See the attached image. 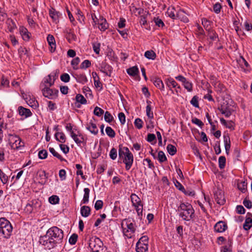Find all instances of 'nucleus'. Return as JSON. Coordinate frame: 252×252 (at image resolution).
Here are the masks:
<instances>
[{
    "label": "nucleus",
    "mask_w": 252,
    "mask_h": 252,
    "mask_svg": "<svg viewBox=\"0 0 252 252\" xmlns=\"http://www.w3.org/2000/svg\"><path fill=\"white\" fill-rule=\"evenodd\" d=\"M119 157L126 164V169L128 170L133 162V156L127 147L120 145L119 148Z\"/></svg>",
    "instance_id": "nucleus-1"
},
{
    "label": "nucleus",
    "mask_w": 252,
    "mask_h": 252,
    "mask_svg": "<svg viewBox=\"0 0 252 252\" xmlns=\"http://www.w3.org/2000/svg\"><path fill=\"white\" fill-rule=\"evenodd\" d=\"M179 216L183 220L189 221L194 217V211L191 204L189 203H181L177 209Z\"/></svg>",
    "instance_id": "nucleus-2"
},
{
    "label": "nucleus",
    "mask_w": 252,
    "mask_h": 252,
    "mask_svg": "<svg viewBox=\"0 0 252 252\" xmlns=\"http://www.w3.org/2000/svg\"><path fill=\"white\" fill-rule=\"evenodd\" d=\"M134 221L128 218L124 219L121 223L123 234L127 238H131L136 231V226Z\"/></svg>",
    "instance_id": "nucleus-3"
},
{
    "label": "nucleus",
    "mask_w": 252,
    "mask_h": 252,
    "mask_svg": "<svg viewBox=\"0 0 252 252\" xmlns=\"http://www.w3.org/2000/svg\"><path fill=\"white\" fill-rule=\"evenodd\" d=\"M89 247L92 252H109L102 241L98 237L93 236L89 241Z\"/></svg>",
    "instance_id": "nucleus-4"
},
{
    "label": "nucleus",
    "mask_w": 252,
    "mask_h": 252,
    "mask_svg": "<svg viewBox=\"0 0 252 252\" xmlns=\"http://www.w3.org/2000/svg\"><path fill=\"white\" fill-rule=\"evenodd\" d=\"M46 233L57 245L62 243L63 237V233L62 229L53 226L49 228Z\"/></svg>",
    "instance_id": "nucleus-5"
},
{
    "label": "nucleus",
    "mask_w": 252,
    "mask_h": 252,
    "mask_svg": "<svg viewBox=\"0 0 252 252\" xmlns=\"http://www.w3.org/2000/svg\"><path fill=\"white\" fill-rule=\"evenodd\" d=\"M12 226L10 222L4 218H0V233L3 237L8 238L11 234Z\"/></svg>",
    "instance_id": "nucleus-6"
},
{
    "label": "nucleus",
    "mask_w": 252,
    "mask_h": 252,
    "mask_svg": "<svg viewBox=\"0 0 252 252\" xmlns=\"http://www.w3.org/2000/svg\"><path fill=\"white\" fill-rule=\"evenodd\" d=\"M65 128L67 131H70V136L78 145H80L85 141V138L83 134L81 133L76 128L72 129V126L70 124H67L65 126Z\"/></svg>",
    "instance_id": "nucleus-7"
},
{
    "label": "nucleus",
    "mask_w": 252,
    "mask_h": 252,
    "mask_svg": "<svg viewBox=\"0 0 252 252\" xmlns=\"http://www.w3.org/2000/svg\"><path fill=\"white\" fill-rule=\"evenodd\" d=\"M39 242L48 250H51L57 245L55 241L51 240V238L49 236H47V233L40 237Z\"/></svg>",
    "instance_id": "nucleus-8"
},
{
    "label": "nucleus",
    "mask_w": 252,
    "mask_h": 252,
    "mask_svg": "<svg viewBox=\"0 0 252 252\" xmlns=\"http://www.w3.org/2000/svg\"><path fill=\"white\" fill-rule=\"evenodd\" d=\"M43 95L49 99H53L57 97L59 91L56 89H50L47 85L42 90Z\"/></svg>",
    "instance_id": "nucleus-9"
},
{
    "label": "nucleus",
    "mask_w": 252,
    "mask_h": 252,
    "mask_svg": "<svg viewBox=\"0 0 252 252\" xmlns=\"http://www.w3.org/2000/svg\"><path fill=\"white\" fill-rule=\"evenodd\" d=\"M214 197L216 202L220 205H223L225 203L224 193L221 190H218L215 192Z\"/></svg>",
    "instance_id": "nucleus-10"
},
{
    "label": "nucleus",
    "mask_w": 252,
    "mask_h": 252,
    "mask_svg": "<svg viewBox=\"0 0 252 252\" xmlns=\"http://www.w3.org/2000/svg\"><path fill=\"white\" fill-rule=\"evenodd\" d=\"M218 109L226 118H229L232 115L233 111V110L230 108L227 104L221 105L220 107H218Z\"/></svg>",
    "instance_id": "nucleus-11"
},
{
    "label": "nucleus",
    "mask_w": 252,
    "mask_h": 252,
    "mask_svg": "<svg viewBox=\"0 0 252 252\" xmlns=\"http://www.w3.org/2000/svg\"><path fill=\"white\" fill-rule=\"evenodd\" d=\"M111 68V66L107 64L106 62H102L100 64L99 69L100 71L105 74L106 75L110 76Z\"/></svg>",
    "instance_id": "nucleus-12"
},
{
    "label": "nucleus",
    "mask_w": 252,
    "mask_h": 252,
    "mask_svg": "<svg viewBox=\"0 0 252 252\" xmlns=\"http://www.w3.org/2000/svg\"><path fill=\"white\" fill-rule=\"evenodd\" d=\"M188 15V14L183 9H180L177 12V19L184 23H188L189 21Z\"/></svg>",
    "instance_id": "nucleus-13"
},
{
    "label": "nucleus",
    "mask_w": 252,
    "mask_h": 252,
    "mask_svg": "<svg viewBox=\"0 0 252 252\" xmlns=\"http://www.w3.org/2000/svg\"><path fill=\"white\" fill-rule=\"evenodd\" d=\"M58 77V75H57L56 73H52L47 76L46 78L44 79V83L48 84V87H51L54 85L55 80Z\"/></svg>",
    "instance_id": "nucleus-14"
},
{
    "label": "nucleus",
    "mask_w": 252,
    "mask_h": 252,
    "mask_svg": "<svg viewBox=\"0 0 252 252\" xmlns=\"http://www.w3.org/2000/svg\"><path fill=\"white\" fill-rule=\"evenodd\" d=\"M50 17L52 19L54 22L57 23L59 21V17L61 15L60 13L55 10L53 8L49 9V12Z\"/></svg>",
    "instance_id": "nucleus-15"
},
{
    "label": "nucleus",
    "mask_w": 252,
    "mask_h": 252,
    "mask_svg": "<svg viewBox=\"0 0 252 252\" xmlns=\"http://www.w3.org/2000/svg\"><path fill=\"white\" fill-rule=\"evenodd\" d=\"M227 228L226 224L222 221L218 222L214 226V229L217 232H223Z\"/></svg>",
    "instance_id": "nucleus-16"
},
{
    "label": "nucleus",
    "mask_w": 252,
    "mask_h": 252,
    "mask_svg": "<svg viewBox=\"0 0 252 252\" xmlns=\"http://www.w3.org/2000/svg\"><path fill=\"white\" fill-rule=\"evenodd\" d=\"M19 32L24 40L28 41L30 39L31 33L25 27H20Z\"/></svg>",
    "instance_id": "nucleus-17"
},
{
    "label": "nucleus",
    "mask_w": 252,
    "mask_h": 252,
    "mask_svg": "<svg viewBox=\"0 0 252 252\" xmlns=\"http://www.w3.org/2000/svg\"><path fill=\"white\" fill-rule=\"evenodd\" d=\"M74 77L78 83L85 84L88 82V79L84 73H76Z\"/></svg>",
    "instance_id": "nucleus-18"
},
{
    "label": "nucleus",
    "mask_w": 252,
    "mask_h": 252,
    "mask_svg": "<svg viewBox=\"0 0 252 252\" xmlns=\"http://www.w3.org/2000/svg\"><path fill=\"white\" fill-rule=\"evenodd\" d=\"M86 128L92 134L96 135L98 133V129L96 126V124L94 123L92 120H91L90 122L87 124Z\"/></svg>",
    "instance_id": "nucleus-19"
},
{
    "label": "nucleus",
    "mask_w": 252,
    "mask_h": 252,
    "mask_svg": "<svg viewBox=\"0 0 252 252\" xmlns=\"http://www.w3.org/2000/svg\"><path fill=\"white\" fill-rule=\"evenodd\" d=\"M18 112L20 115L25 118H28L32 116V113L29 109L24 108L22 106L18 107Z\"/></svg>",
    "instance_id": "nucleus-20"
},
{
    "label": "nucleus",
    "mask_w": 252,
    "mask_h": 252,
    "mask_svg": "<svg viewBox=\"0 0 252 252\" xmlns=\"http://www.w3.org/2000/svg\"><path fill=\"white\" fill-rule=\"evenodd\" d=\"M132 206L134 207L139 218L141 219L143 216L142 212L143 208V205L141 201H140V202L133 203Z\"/></svg>",
    "instance_id": "nucleus-21"
},
{
    "label": "nucleus",
    "mask_w": 252,
    "mask_h": 252,
    "mask_svg": "<svg viewBox=\"0 0 252 252\" xmlns=\"http://www.w3.org/2000/svg\"><path fill=\"white\" fill-rule=\"evenodd\" d=\"M47 42L50 46V50L51 52L55 51L56 49V42L54 37L51 34H49L47 38Z\"/></svg>",
    "instance_id": "nucleus-22"
},
{
    "label": "nucleus",
    "mask_w": 252,
    "mask_h": 252,
    "mask_svg": "<svg viewBox=\"0 0 252 252\" xmlns=\"http://www.w3.org/2000/svg\"><path fill=\"white\" fill-rule=\"evenodd\" d=\"M165 82L167 86L169 88V90L171 91L172 93H174L172 88H176L178 86L177 83L172 78L166 79Z\"/></svg>",
    "instance_id": "nucleus-23"
},
{
    "label": "nucleus",
    "mask_w": 252,
    "mask_h": 252,
    "mask_svg": "<svg viewBox=\"0 0 252 252\" xmlns=\"http://www.w3.org/2000/svg\"><path fill=\"white\" fill-rule=\"evenodd\" d=\"M214 85L216 91L219 93H223L225 91V87L219 81L214 82Z\"/></svg>",
    "instance_id": "nucleus-24"
},
{
    "label": "nucleus",
    "mask_w": 252,
    "mask_h": 252,
    "mask_svg": "<svg viewBox=\"0 0 252 252\" xmlns=\"http://www.w3.org/2000/svg\"><path fill=\"white\" fill-rule=\"evenodd\" d=\"M6 24L7 25V29L10 32H13L14 30L17 28L15 23L11 19H8L6 21Z\"/></svg>",
    "instance_id": "nucleus-25"
},
{
    "label": "nucleus",
    "mask_w": 252,
    "mask_h": 252,
    "mask_svg": "<svg viewBox=\"0 0 252 252\" xmlns=\"http://www.w3.org/2000/svg\"><path fill=\"white\" fill-rule=\"evenodd\" d=\"M220 123L227 128L234 129V123L232 121H225L223 118L220 119Z\"/></svg>",
    "instance_id": "nucleus-26"
},
{
    "label": "nucleus",
    "mask_w": 252,
    "mask_h": 252,
    "mask_svg": "<svg viewBox=\"0 0 252 252\" xmlns=\"http://www.w3.org/2000/svg\"><path fill=\"white\" fill-rule=\"evenodd\" d=\"M80 213L83 217H88L91 214V208L88 206H83L81 208Z\"/></svg>",
    "instance_id": "nucleus-27"
},
{
    "label": "nucleus",
    "mask_w": 252,
    "mask_h": 252,
    "mask_svg": "<svg viewBox=\"0 0 252 252\" xmlns=\"http://www.w3.org/2000/svg\"><path fill=\"white\" fill-rule=\"evenodd\" d=\"M148 250V246L141 244L140 242H137L136 245V252H146Z\"/></svg>",
    "instance_id": "nucleus-28"
},
{
    "label": "nucleus",
    "mask_w": 252,
    "mask_h": 252,
    "mask_svg": "<svg viewBox=\"0 0 252 252\" xmlns=\"http://www.w3.org/2000/svg\"><path fill=\"white\" fill-rule=\"evenodd\" d=\"M56 139L61 143H63L65 142L66 137L65 134L63 132H57L55 134Z\"/></svg>",
    "instance_id": "nucleus-29"
},
{
    "label": "nucleus",
    "mask_w": 252,
    "mask_h": 252,
    "mask_svg": "<svg viewBox=\"0 0 252 252\" xmlns=\"http://www.w3.org/2000/svg\"><path fill=\"white\" fill-rule=\"evenodd\" d=\"M177 12L174 7H169L166 11V13L169 17L172 19H177Z\"/></svg>",
    "instance_id": "nucleus-30"
},
{
    "label": "nucleus",
    "mask_w": 252,
    "mask_h": 252,
    "mask_svg": "<svg viewBox=\"0 0 252 252\" xmlns=\"http://www.w3.org/2000/svg\"><path fill=\"white\" fill-rule=\"evenodd\" d=\"M98 27L102 31H104L108 28V24L105 19L102 18L98 23Z\"/></svg>",
    "instance_id": "nucleus-31"
},
{
    "label": "nucleus",
    "mask_w": 252,
    "mask_h": 252,
    "mask_svg": "<svg viewBox=\"0 0 252 252\" xmlns=\"http://www.w3.org/2000/svg\"><path fill=\"white\" fill-rule=\"evenodd\" d=\"M155 86L160 90L161 91H164V86L162 80L159 78H156L153 82Z\"/></svg>",
    "instance_id": "nucleus-32"
},
{
    "label": "nucleus",
    "mask_w": 252,
    "mask_h": 252,
    "mask_svg": "<svg viewBox=\"0 0 252 252\" xmlns=\"http://www.w3.org/2000/svg\"><path fill=\"white\" fill-rule=\"evenodd\" d=\"M126 71L130 76H135L139 73V69L136 66H134L128 68Z\"/></svg>",
    "instance_id": "nucleus-33"
},
{
    "label": "nucleus",
    "mask_w": 252,
    "mask_h": 252,
    "mask_svg": "<svg viewBox=\"0 0 252 252\" xmlns=\"http://www.w3.org/2000/svg\"><path fill=\"white\" fill-rule=\"evenodd\" d=\"M252 226V219L247 218L243 224V228L246 230H249Z\"/></svg>",
    "instance_id": "nucleus-34"
},
{
    "label": "nucleus",
    "mask_w": 252,
    "mask_h": 252,
    "mask_svg": "<svg viewBox=\"0 0 252 252\" xmlns=\"http://www.w3.org/2000/svg\"><path fill=\"white\" fill-rule=\"evenodd\" d=\"M24 143L22 141L21 138L18 136V140L14 143L11 148L14 149H18L22 147H24Z\"/></svg>",
    "instance_id": "nucleus-35"
},
{
    "label": "nucleus",
    "mask_w": 252,
    "mask_h": 252,
    "mask_svg": "<svg viewBox=\"0 0 252 252\" xmlns=\"http://www.w3.org/2000/svg\"><path fill=\"white\" fill-rule=\"evenodd\" d=\"M224 143L226 153L228 154L230 149V141L228 137L224 136Z\"/></svg>",
    "instance_id": "nucleus-36"
},
{
    "label": "nucleus",
    "mask_w": 252,
    "mask_h": 252,
    "mask_svg": "<svg viewBox=\"0 0 252 252\" xmlns=\"http://www.w3.org/2000/svg\"><path fill=\"white\" fill-rule=\"evenodd\" d=\"M184 88L188 91L189 92H191L193 90V84L192 83L189 81L188 80H186V81L183 84Z\"/></svg>",
    "instance_id": "nucleus-37"
},
{
    "label": "nucleus",
    "mask_w": 252,
    "mask_h": 252,
    "mask_svg": "<svg viewBox=\"0 0 252 252\" xmlns=\"http://www.w3.org/2000/svg\"><path fill=\"white\" fill-rule=\"evenodd\" d=\"M27 102L29 106L33 108H36L38 106V102L34 98H30L29 100H27Z\"/></svg>",
    "instance_id": "nucleus-38"
},
{
    "label": "nucleus",
    "mask_w": 252,
    "mask_h": 252,
    "mask_svg": "<svg viewBox=\"0 0 252 252\" xmlns=\"http://www.w3.org/2000/svg\"><path fill=\"white\" fill-rule=\"evenodd\" d=\"M247 186V183L245 181H241L237 184L238 189L243 193L246 191Z\"/></svg>",
    "instance_id": "nucleus-39"
},
{
    "label": "nucleus",
    "mask_w": 252,
    "mask_h": 252,
    "mask_svg": "<svg viewBox=\"0 0 252 252\" xmlns=\"http://www.w3.org/2000/svg\"><path fill=\"white\" fill-rule=\"evenodd\" d=\"M49 152L55 157L58 158L61 161H66V160L63 158L59 154H58L53 148H49Z\"/></svg>",
    "instance_id": "nucleus-40"
},
{
    "label": "nucleus",
    "mask_w": 252,
    "mask_h": 252,
    "mask_svg": "<svg viewBox=\"0 0 252 252\" xmlns=\"http://www.w3.org/2000/svg\"><path fill=\"white\" fill-rule=\"evenodd\" d=\"M75 99L77 102H79L81 104H87V99L81 94H77L76 95Z\"/></svg>",
    "instance_id": "nucleus-41"
},
{
    "label": "nucleus",
    "mask_w": 252,
    "mask_h": 252,
    "mask_svg": "<svg viewBox=\"0 0 252 252\" xmlns=\"http://www.w3.org/2000/svg\"><path fill=\"white\" fill-rule=\"evenodd\" d=\"M84 194L82 202L84 204H86L89 202L90 189L89 188H85L84 189Z\"/></svg>",
    "instance_id": "nucleus-42"
},
{
    "label": "nucleus",
    "mask_w": 252,
    "mask_h": 252,
    "mask_svg": "<svg viewBox=\"0 0 252 252\" xmlns=\"http://www.w3.org/2000/svg\"><path fill=\"white\" fill-rule=\"evenodd\" d=\"M167 152L171 155L173 156L176 154L177 152V149L175 146L171 144H168L166 147Z\"/></svg>",
    "instance_id": "nucleus-43"
},
{
    "label": "nucleus",
    "mask_w": 252,
    "mask_h": 252,
    "mask_svg": "<svg viewBox=\"0 0 252 252\" xmlns=\"http://www.w3.org/2000/svg\"><path fill=\"white\" fill-rule=\"evenodd\" d=\"M144 56L148 59L154 60L156 58V54L153 50H149L145 52Z\"/></svg>",
    "instance_id": "nucleus-44"
},
{
    "label": "nucleus",
    "mask_w": 252,
    "mask_h": 252,
    "mask_svg": "<svg viewBox=\"0 0 252 252\" xmlns=\"http://www.w3.org/2000/svg\"><path fill=\"white\" fill-rule=\"evenodd\" d=\"M158 159L159 162L160 163L163 162L167 160V158L163 151H160L158 152Z\"/></svg>",
    "instance_id": "nucleus-45"
},
{
    "label": "nucleus",
    "mask_w": 252,
    "mask_h": 252,
    "mask_svg": "<svg viewBox=\"0 0 252 252\" xmlns=\"http://www.w3.org/2000/svg\"><path fill=\"white\" fill-rule=\"evenodd\" d=\"M0 180L3 184H6L8 181V177L0 168Z\"/></svg>",
    "instance_id": "nucleus-46"
},
{
    "label": "nucleus",
    "mask_w": 252,
    "mask_h": 252,
    "mask_svg": "<svg viewBox=\"0 0 252 252\" xmlns=\"http://www.w3.org/2000/svg\"><path fill=\"white\" fill-rule=\"evenodd\" d=\"M226 158L224 156H220L219 158V166L220 169H223L225 166Z\"/></svg>",
    "instance_id": "nucleus-47"
},
{
    "label": "nucleus",
    "mask_w": 252,
    "mask_h": 252,
    "mask_svg": "<svg viewBox=\"0 0 252 252\" xmlns=\"http://www.w3.org/2000/svg\"><path fill=\"white\" fill-rule=\"evenodd\" d=\"M107 135L111 138H114L116 133L115 131L110 126H107L105 129Z\"/></svg>",
    "instance_id": "nucleus-48"
},
{
    "label": "nucleus",
    "mask_w": 252,
    "mask_h": 252,
    "mask_svg": "<svg viewBox=\"0 0 252 252\" xmlns=\"http://www.w3.org/2000/svg\"><path fill=\"white\" fill-rule=\"evenodd\" d=\"M208 36L209 38L212 40L214 41L218 38V36L216 32L213 30L210 29L208 31Z\"/></svg>",
    "instance_id": "nucleus-49"
},
{
    "label": "nucleus",
    "mask_w": 252,
    "mask_h": 252,
    "mask_svg": "<svg viewBox=\"0 0 252 252\" xmlns=\"http://www.w3.org/2000/svg\"><path fill=\"white\" fill-rule=\"evenodd\" d=\"M190 104L196 108L199 107L198 97L196 95L194 96L191 99Z\"/></svg>",
    "instance_id": "nucleus-50"
},
{
    "label": "nucleus",
    "mask_w": 252,
    "mask_h": 252,
    "mask_svg": "<svg viewBox=\"0 0 252 252\" xmlns=\"http://www.w3.org/2000/svg\"><path fill=\"white\" fill-rule=\"evenodd\" d=\"M49 202L52 204H56L59 202V198L57 195H52L49 198Z\"/></svg>",
    "instance_id": "nucleus-51"
},
{
    "label": "nucleus",
    "mask_w": 252,
    "mask_h": 252,
    "mask_svg": "<svg viewBox=\"0 0 252 252\" xmlns=\"http://www.w3.org/2000/svg\"><path fill=\"white\" fill-rule=\"evenodd\" d=\"M154 21L156 24V26H158V27H163L164 26V24L162 20L159 18L158 17H155L154 18Z\"/></svg>",
    "instance_id": "nucleus-52"
},
{
    "label": "nucleus",
    "mask_w": 252,
    "mask_h": 252,
    "mask_svg": "<svg viewBox=\"0 0 252 252\" xmlns=\"http://www.w3.org/2000/svg\"><path fill=\"white\" fill-rule=\"evenodd\" d=\"M8 136L9 143L11 145V147H12V146L14 144L16 140H18V136L9 134Z\"/></svg>",
    "instance_id": "nucleus-53"
},
{
    "label": "nucleus",
    "mask_w": 252,
    "mask_h": 252,
    "mask_svg": "<svg viewBox=\"0 0 252 252\" xmlns=\"http://www.w3.org/2000/svg\"><path fill=\"white\" fill-rule=\"evenodd\" d=\"M135 126L138 129H140L143 127V122L140 118H137L134 121Z\"/></svg>",
    "instance_id": "nucleus-54"
},
{
    "label": "nucleus",
    "mask_w": 252,
    "mask_h": 252,
    "mask_svg": "<svg viewBox=\"0 0 252 252\" xmlns=\"http://www.w3.org/2000/svg\"><path fill=\"white\" fill-rule=\"evenodd\" d=\"M48 152L46 150H42L38 152V158L40 159H45L47 157Z\"/></svg>",
    "instance_id": "nucleus-55"
},
{
    "label": "nucleus",
    "mask_w": 252,
    "mask_h": 252,
    "mask_svg": "<svg viewBox=\"0 0 252 252\" xmlns=\"http://www.w3.org/2000/svg\"><path fill=\"white\" fill-rule=\"evenodd\" d=\"M109 156L113 160L116 159L117 157V151L115 148H113L111 149L110 152Z\"/></svg>",
    "instance_id": "nucleus-56"
},
{
    "label": "nucleus",
    "mask_w": 252,
    "mask_h": 252,
    "mask_svg": "<svg viewBox=\"0 0 252 252\" xmlns=\"http://www.w3.org/2000/svg\"><path fill=\"white\" fill-rule=\"evenodd\" d=\"M80 60L79 57H76L71 61V64L73 66L74 69H77V65L79 64Z\"/></svg>",
    "instance_id": "nucleus-57"
},
{
    "label": "nucleus",
    "mask_w": 252,
    "mask_h": 252,
    "mask_svg": "<svg viewBox=\"0 0 252 252\" xmlns=\"http://www.w3.org/2000/svg\"><path fill=\"white\" fill-rule=\"evenodd\" d=\"M146 115L150 119H153L154 118L153 112L152 111L151 106H147L146 108Z\"/></svg>",
    "instance_id": "nucleus-58"
},
{
    "label": "nucleus",
    "mask_w": 252,
    "mask_h": 252,
    "mask_svg": "<svg viewBox=\"0 0 252 252\" xmlns=\"http://www.w3.org/2000/svg\"><path fill=\"white\" fill-rule=\"evenodd\" d=\"M104 118L105 121L108 123L111 122L113 119V116L108 111L105 112Z\"/></svg>",
    "instance_id": "nucleus-59"
},
{
    "label": "nucleus",
    "mask_w": 252,
    "mask_h": 252,
    "mask_svg": "<svg viewBox=\"0 0 252 252\" xmlns=\"http://www.w3.org/2000/svg\"><path fill=\"white\" fill-rule=\"evenodd\" d=\"M130 199L132 204L134 203L140 202L141 199L135 193H132L130 195Z\"/></svg>",
    "instance_id": "nucleus-60"
},
{
    "label": "nucleus",
    "mask_w": 252,
    "mask_h": 252,
    "mask_svg": "<svg viewBox=\"0 0 252 252\" xmlns=\"http://www.w3.org/2000/svg\"><path fill=\"white\" fill-rule=\"evenodd\" d=\"M76 14L78 16V20L79 21V22L81 23L84 22L85 18L83 15L82 12L80 9H77Z\"/></svg>",
    "instance_id": "nucleus-61"
},
{
    "label": "nucleus",
    "mask_w": 252,
    "mask_h": 252,
    "mask_svg": "<svg viewBox=\"0 0 252 252\" xmlns=\"http://www.w3.org/2000/svg\"><path fill=\"white\" fill-rule=\"evenodd\" d=\"M94 113L95 115L100 117L104 113V111L101 108L96 106L94 108Z\"/></svg>",
    "instance_id": "nucleus-62"
},
{
    "label": "nucleus",
    "mask_w": 252,
    "mask_h": 252,
    "mask_svg": "<svg viewBox=\"0 0 252 252\" xmlns=\"http://www.w3.org/2000/svg\"><path fill=\"white\" fill-rule=\"evenodd\" d=\"M91 62L89 60H86L81 63L80 65V68L82 69H86L87 68L91 66Z\"/></svg>",
    "instance_id": "nucleus-63"
},
{
    "label": "nucleus",
    "mask_w": 252,
    "mask_h": 252,
    "mask_svg": "<svg viewBox=\"0 0 252 252\" xmlns=\"http://www.w3.org/2000/svg\"><path fill=\"white\" fill-rule=\"evenodd\" d=\"M222 7L219 2H217L213 6V11L217 14H219L220 12Z\"/></svg>",
    "instance_id": "nucleus-64"
}]
</instances>
